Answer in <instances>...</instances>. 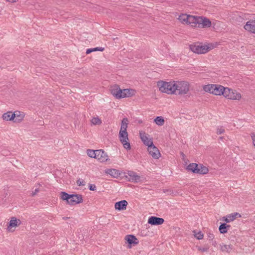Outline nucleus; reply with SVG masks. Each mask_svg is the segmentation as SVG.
I'll return each instance as SVG.
<instances>
[{
	"instance_id": "nucleus-1",
	"label": "nucleus",
	"mask_w": 255,
	"mask_h": 255,
	"mask_svg": "<svg viewBox=\"0 0 255 255\" xmlns=\"http://www.w3.org/2000/svg\"><path fill=\"white\" fill-rule=\"evenodd\" d=\"M128 122V121L127 118H124L122 121L119 137L124 147L127 150H130L131 149V146L129 142L128 133L127 132Z\"/></svg>"
},
{
	"instance_id": "nucleus-2",
	"label": "nucleus",
	"mask_w": 255,
	"mask_h": 255,
	"mask_svg": "<svg viewBox=\"0 0 255 255\" xmlns=\"http://www.w3.org/2000/svg\"><path fill=\"white\" fill-rule=\"evenodd\" d=\"M60 198L66 201V203L70 205H75L83 202L82 196L80 194H69L62 191L60 193Z\"/></svg>"
},
{
	"instance_id": "nucleus-3",
	"label": "nucleus",
	"mask_w": 255,
	"mask_h": 255,
	"mask_svg": "<svg viewBox=\"0 0 255 255\" xmlns=\"http://www.w3.org/2000/svg\"><path fill=\"white\" fill-rule=\"evenodd\" d=\"M174 84L175 81H171L170 82L159 81L157 83V86L161 92L169 95H172L175 93V91L174 90Z\"/></svg>"
},
{
	"instance_id": "nucleus-4",
	"label": "nucleus",
	"mask_w": 255,
	"mask_h": 255,
	"mask_svg": "<svg viewBox=\"0 0 255 255\" xmlns=\"http://www.w3.org/2000/svg\"><path fill=\"white\" fill-rule=\"evenodd\" d=\"M190 85L188 82L175 81L174 84L175 93L174 94L182 95L186 94L189 91Z\"/></svg>"
},
{
	"instance_id": "nucleus-5",
	"label": "nucleus",
	"mask_w": 255,
	"mask_h": 255,
	"mask_svg": "<svg viewBox=\"0 0 255 255\" xmlns=\"http://www.w3.org/2000/svg\"><path fill=\"white\" fill-rule=\"evenodd\" d=\"M188 171H191L194 173L199 174H206L209 171L208 168L202 164H197L195 163H190L186 168Z\"/></svg>"
},
{
	"instance_id": "nucleus-6",
	"label": "nucleus",
	"mask_w": 255,
	"mask_h": 255,
	"mask_svg": "<svg viewBox=\"0 0 255 255\" xmlns=\"http://www.w3.org/2000/svg\"><path fill=\"white\" fill-rule=\"evenodd\" d=\"M211 21L209 19L204 16H195L193 27L204 28L211 26Z\"/></svg>"
},
{
	"instance_id": "nucleus-7",
	"label": "nucleus",
	"mask_w": 255,
	"mask_h": 255,
	"mask_svg": "<svg viewBox=\"0 0 255 255\" xmlns=\"http://www.w3.org/2000/svg\"><path fill=\"white\" fill-rule=\"evenodd\" d=\"M190 49L194 53L200 54L208 52L211 48L207 45H203L202 43H196L189 46Z\"/></svg>"
},
{
	"instance_id": "nucleus-8",
	"label": "nucleus",
	"mask_w": 255,
	"mask_h": 255,
	"mask_svg": "<svg viewBox=\"0 0 255 255\" xmlns=\"http://www.w3.org/2000/svg\"><path fill=\"white\" fill-rule=\"evenodd\" d=\"M223 95L226 98L231 100H240L242 96L240 93L236 92L235 91L228 88H224Z\"/></svg>"
},
{
	"instance_id": "nucleus-9",
	"label": "nucleus",
	"mask_w": 255,
	"mask_h": 255,
	"mask_svg": "<svg viewBox=\"0 0 255 255\" xmlns=\"http://www.w3.org/2000/svg\"><path fill=\"white\" fill-rule=\"evenodd\" d=\"M195 16L187 14H181L179 16L178 20L183 24L190 25L193 27Z\"/></svg>"
},
{
	"instance_id": "nucleus-10",
	"label": "nucleus",
	"mask_w": 255,
	"mask_h": 255,
	"mask_svg": "<svg viewBox=\"0 0 255 255\" xmlns=\"http://www.w3.org/2000/svg\"><path fill=\"white\" fill-rule=\"evenodd\" d=\"M148 151L149 154L154 159H158L160 153L158 149L153 144L148 146Z\"/></svg>"
},
{
	"instance_id": "nucleus-11",
	"label": "nucleus",
	"mask_w": 255,
	"mask_h": 255,
	"mask_svg": "<svg viewBox=\"0 0 255 255\" xmlns=\"http://www.w3.org/2000/svg\"><path fill=\"white\" fill-rule=\"evenodd\" d=\"M139 136L143 144L148 147L149 145H152L153 141L152 138H149L148 135L145 131H140Z\"/></svg>"
},
{
	"instance_id": "nucleus-12",
	"label": "nucleus",
	"mask_w": 255,
	"mask_h": 255,
	"mask_svg": "<svg viewBox=\"0 0 255 255\" xmlns=\"http://www.w3.org/2000/svg\"><path fill=\"white\" fill-rule=\"evenodd\" d=\"M96 158L101 162L107 161L108 159V156L106 152L102 149L97 150Z\"/></svg>"
},
{
	"instance_id": "nucleus-13",
	"label": "nucleus",
	"mask_w": 255,
	"mask_h": 255,
	"mask_svg": "<svg viewBox=\"0 0 255 255\" xmlns=\"http://www.w3.org/2000/svg\"><path fill=\"white\" fill-rule=\"evenodd\" d=\"M125 240L128 244L129 248H131L132 246H135L138 244V240L135 236L132 235H127L125 237Z\"/></svg>"
},
{
	"instance_id": "nucleus-14",
	"label": "nucleus",
	"mask_w": 255,
	"mask_h": 255,
	"mask_svg": "<svg viewBox=\"0 0 255 255\" xmlns=\"http://www.w3.org/2000/svg\"><path fill=\"white\" fill-rule=\"evenodd\" d=\"M164 222V220L162 218L155 216L150 217L148 220V223L151 225H160Z\"/></svg>"
},
{
	"instance_id": "nucleus-15",
	"label": "nucleus",
	"mask_w": 255,
	"mask_h": 255,
	"mask_svg": "<svg viewBox=\"0 0 255 255\" xmlns=\"http://www.w3.org/2000/svg\"><path fill=\"white\" fill-rule=\"evenodd\" d=\"M128 181H129L133 182H138L140 181V177L133 171H128Z\"/></svg>"
},
{
	"instance_id": "nucleus-16",
	"label": "nucleus",
	"mask_w": 255,
	"mask_h": 255,
	"mask_svg": "<svg viewBox=\"0 0 255 255\" xmlns=\"http://www.w3.org/2000/svg\"><path fill=\"white\" fill-rule=\"evenodd\" d=\"M128 204V203L126 200H122L115 203V208L119 211L125 210Z\"/></svg>"
},
{
	"instance_id": "nucleus-17",
	"label": "nucleus",
	"mask_w": 255,
	"mask_h": 255,
	"mask_svg": "<svg viewBox=\"0 0 255 255\" xmlns=\"http://www.w3.org/2000/svg\"><path fill=\"white\" fill-rule=\"evenodd\" d=\"M244 28L248 31L255 33V20L248 21L244 26Z\"/></svg>"
},
{
	"instance_id": "nucleus-18",
	"label": "nucleus",
	"mask_w": 255,
	"mask_h": 255,
	"mask_svg": "<svg viewBox=\"0 0 255 255\" xmlns=\"http://www.w3.org/2000/svg\"><path fill=\"white\" fill-rule=\"evenodd\" d=\"M237 216L241 217V215L238 213H234L228 215L227 217H223V220L226 223H229L234 221L236 218Z\"/></svg>"
},
{
	"instance_id": "nucleus-19",
	"label": "nucleus",
	"mask_w": 255,
	"mask_h": 255,
	"mask_svg": "<svg viewBox=\"0 0 255 255\" xmlns=\"http://www.w3.org/2000/svg\"><path fill=\"white\" fill-rule=\"evenodd\" d=\"M224 87L220 85H214V89L213 94L215 95H223Z\"/></svg>"
},
{
	"instance_id": "nucleus-20",
	"label": "nucleus",
	"mask_w": 255,
	"mask_h": 255,
	"mask_svg": "<svg viewBox=\"0 0 255 255\" xmlns=\"http://www.w3.org/2000/svg\"><path fill=\"white\" fill-rule=\"evenodd\" d=\"M21 224V221L19 219H17L15 217L11 218L9 223V225L7 227V229L9 228L16 227L17 226L20 225Z\"/></svg>"
},
{
	"instance_id": "nucleus-21",
	"label": "nucleus",
	"mask_w": 255,
	"mask_h": 255,
	"mask_svg": "<svg viewBox=\"0 0 255 255\" xmlns=\"http://www.w3.org/2000/svg\"><path fill=\"white\" fill-rule=\"evenodd\" d=\"M106 172L115 178H117L120 175L119 170L116 169H109Z\"/></svg>"
},
{
	"instance_id": "nucleus-22",
	"label": "nucleus",
	"mask_w": 255,
	"mask_h": 255,
	"mask_svg": "<svg viewBox=\"0 0 255 255\" xmlns=\"http://www.w3.org/2000/svg\"><path fill=\"white\" fill-rule=\"evenodd\" d=\"M203 90L206 92H208L213 94L214 89V84H209L203 86Z\"/></svg>"
},
{
	"instance_id": "nucleus-23",
	"label": "nucleus",
	"mask_w": 255,
	"mask_h": 255,
	"mask_svg": "<svg viewBox=\"0 0 255 255\" xmlns=\"http://www.w3.org/2000/svg\"><path fill=\"white\" fill-rule=\"evenodd\" d=\"M154 122L156 125L159 126H162L164 124L165 121L163 117L161 116L157 117L154 120Z\"/></svg>"
},
{
	"instance_id": "nucleus-24",
	"label": "nucleus",
	"mask_w": 255,
	"mask_h": 255,
	"mask_svg": "<svg viewBox=\"0 0 255 255\" xmlns=\"http://www.w3.org/2000/svg\"><path fill=\"white\" fill-rule=\"evenodd\" d=\"M131 92H133V91L128 89H125L123 90L122 96H123V98L125 97H129L132 95L133 94L131 93Z\"/></svg>"
},
{
	"instance_id": "nucleus-25",
	"label": "nucleus",
	"mask_w": 255,
	"mask_h": 255,
	"mask_svg": "<svg viewBox=\"0 0 255 255\" xmlns=\"http://www.w3.org/2000/svg\"><path fill=\"white\" fill-rule=\"evenodd\" d=\"M104 50V48L101 47H96L94 48H89L87 49L86 50V54H89L92 52L99 51H103Z\"/></svg>"
},
{
	"instance_id": "nucleus-26",
	"label": "nucleus",
	"mask_w": 255,
	"mask_h": 255,
	"mask_svg": "<svg viewBox=\"0 0 255 255\" xmlns=\"http://www.w3.org/2000/svg\"><path fill=\"white\" fill-rule=\"evenodd\" d=\"M120 89V87L118 85H115L112 86L110 89L111 94L115 97H116L117 93H118V91Z\"/></svg>"
},
{
	"instance_id": "nucleus-27",
	"label": "nucleus",
	"mask_w": 255,
	"mask_h": 255,
	"mask_svg": "<svg viewBox=\"0 0 255 255\" xmlns=\"http://www.w3.org/2000/svg\"><path fill=\"white\" fill-rule=\"evenodd\" d=\"M219 230L221 234L227 233L228 231L226 223H222L219 226Z\"/></svg>"
},
{
	"instance_id": "nucleus-28",
	"label": "nucleus",
	"mask_w": 255,
	"mask_h": 255,
	"mask_svg": "<svg viewBox=\"0 0 255 255\" xmlns=\"http://www.w3.org/2000/svg\"><path fill=\"white\" fill-rule=\"evenodd\" d=\"M97 150L87 149V153L88 155L91 158H96Z\"/></svg>"
},
{
	"instance_id": "nucleus-29",
	"label": "nucleus",
	"mask_w": 255,
	"mask_h": 255,
	"mask_svg": "<svg viewBox=\"0 0 255 255\" xmlns=\"http://www.w3.org/2000/svg\"><path fill=\"white\" fill-rule=\"evenodd\" d=\"M91 122L94 125H100L102 124L101 120L98 117L93 118Z\"/></svg>"
},
{
	"instance_id": "nucleus-30",
	"label": "nucleus",
	"mask_w": 255,
	"mask_h": 255,
	"mask_svg": "<svg viewBox=\"0 0 255 255\" xmlns=\"http://www.w3.org/2000/svg\"><path fill=\"white\" fill-rule=\"evenodd\" d=\"M24 118V115L22 114L17 115L16 114V118L15 123H19L21 122Z\"/></svg>"
},
{
	"instance_id": "nucleus-31",
	"label": "nucleus",
	"mask_w": 255,
	"mask_h": 255,
	"mask_svg": "<svg viewBox=\"0 0 255 255\" xmlns=\"http://www.w3.org/2000/svg\"><path fill=\"white\" fill-rule=\"evenodd\" d=\"M2 118L5 121H10V112H8L7 113H4L2 115Z\"/></svg>"
},
{
	"instance_id": "nucleus-32",
	"label": "nucleus",
	"mask_w": 255,
	"mask_h": 255,
	"mask_svg": "<svg viewBox=\"0 0 255 255\" xmlns=\"http://www.w3.org/2000/svg\"><path fill=\"white\" fill-rule=\"evenodd\" d=\"M221 250L223 252H229V250H231V248L229 245H224L221 247Z\"/></svg>"
},
{
	"instance_id": "nucleus-33",
	"label": "nucleus",
	"mask_w": 255,
	"mask_h": 255,
	"mask_svg": "<svg viewBox=\"0 0 255 255\" xmlns=\"http://www.w3.org/2000/svg\"><path fill=\"white\" fill-rule=\"evenodd\" d=\"M122 95H123V90H122L120 88L118 90V93H117V95L115 97L118 99H121V98H123V96H122Z\"/></svg>"
},
{
	"instance_id": "nucleus-34",
	"label": "nucleus",
	"mask_w": 255,
	"mask_h": 255,
	"mask_svg": "<svg viewBox=\"0 0 255 255\" xmlns=\"http://www.w3.org/2000/svg\"><path fill=\"white\" fill-rule=\"evenodd\" d=\"M225 130L222 127L218 128L217 129V134L219 135L225 132Z\"/></svg>"
},
{
	"instance_id": "nucleus-35",
	"label": "nucleus",
	"mask_w": 255,
	"mask_h": 255,
	"mask_svg": "<svg viewBox=\"0 0 255 255\" xmlns=\"http://www.w3.org/2000/svg\"><path fill=\"white\" fill-rule=\"evenodd\" d=\"M195 237L197 239L201 240L203 238V234L201 232H199L197 234H195Z\"/></svg>"
},
{
	"instance_id": "nucleus-36",
	"label": "nucleus",
	"mask_w": 255,
	"mask_h": 255,
	"mask_svg": "<svg viewBox=\"0 0 255 255\" xmlns=\"http://www.w3.org/2000/svg\"><path fill=\"white\" fill-rule=\"evenodd\" d=\"M76 183L79 186H84L85 185V182L81 179H78L77 180Z\"/></svg>"
},
{
	"instance_id": "nucleus-37",
	"label": "nucleus",
	"mask_w": 255,
	"mask_h": 255,
	"mask_svg": "<svg viewBox=\"0 0 255 255\" xmlns=\"http://www.w3.org/2000/svg\"><path fill=\"white\" fill-rule=\"evenodd\" d=\"M10 121H13V122L15 123V118H16V114L15 112L12 113L11 112H10Z\"/></svg>"
},
{
	"instance_id": "nucleus-38",
	"label": "nucleus",
	"mask_w": 255,
	"mask_h": 255,
	"mask_svg": "<svg viewBox=\"0 0 255 255\" xmlns=\"http://www.w3.org/2000/svg\"><path fill=\"white\" fill-rule=\"evenodd\" d=\"M89 188V190L91 191H95L96 189V187L95 184H90Z\"/></svg>"
},
{
	"instance_id": "nucleus-39",
	"label": "nucleus",
	"mask_w": 255,
	"mask_h": 255,
	"mask_svg": "<svg viewBox=\"0 0 255 255\" xmlns=\"http://www.w3.org/2000/svg\"><path fill=\"white\" fill-rule=\"evenodd\" d=\"M251 137H252V139L253 140V143L254 146H255V133H252Z\"/></svg>"
},
{
	"instance_id": "nucleus-40",
	"label": "nucleus",
	"mask_w": 255,
	"mask_h": 255,
	"mask_svg": "<svg viewBox=\"0 0 255 255\" xmlns=\"http://www.w3.org/2000/svg\"><path fill=\"white\" fill-rule=\"evenodd\" d=\"M39 192V189L38 188L35 189L34 191L32 192L31 193V196H34L38 192Z\"/></svg>"
},
{
	"instance_id": "nucleus-41",
	"label": "nucleus",
	"mask_w": 255,
	"mask_h": 255,
	"mask_svg": "<svg viewBox=\"0 0 255 255\" xmlns=\"http://www.w3.org/2000/svg\"><path fill=\"white\" fill-rule=\"evenodd\" d=\"M199 251H201V252H207L208 250V248H199Z\"/></svg>"
},
{
	"instance_id": "nucleus-42",
	"label": "nucleus",
	"mask_w": 255,
	"mask_h": 255,
	"mask_svg": "<svg viewBox=\"0 0 255 255\" xmlns=\"http://www.w3.org/2000/svg\"><path fill=\"white\" fill-rule=\"evenodd\" d=\"M6 1L10 2H15L17 1L18 0H5Z\"/></svg>"
},
{
	"instance_id": "nucleus-43",
	"label": "nucleus",
	"mask_w": 255,
	"mask_h": 255,
	"mask_svg": "<svg viewBox=\"0 0 255 255\" xmlns=\"http://www.w3.org/2000/svg\"><path fill=\"white\" fill-rule=\"evenodd\" d=\"M226 226H227V231H228V229L231 227V226L229 225H227L226 223Z\"/></svg>"
},
{
	"instance_id": "nucleus-44",
	"label": "nucleus",
	"mask_w": 255,
	"mask_h": 255,
	"mask_svg": "<svg viewBox=\"0 0 255 255\" xmlns=\"http://www.w3.org/2000/svg\"><path fill=\"white\" fill-rule=\"evenodd\" d=\"M210 238H214L213 234H211V236H210Z\"/></svg>"
},
{
	"instance_id": "nucleus-45",
	"label": "nucleus",
	"mask_w": 255,
	"mask_h": 255,
	"mask_svg": "<svg viewBox=\"0 0 255 255\" xmlns=\"http://www.w3.org/2000/svg\"><path fill=\"white\" fill-rule=\"evenodd\" d=\"M68 217H66V218H63L64 219H68Z\"/></svg>"
},
{
	"instance_id": "nucleus-46",
	"label": "nucleus",
	"mask_w": 255,
	"mask_h": 255,
	"mask_svg": "<svg viewBox=\"0 0 255 255\" xmlns=\"http://www.w3.org/2000/svg\"><path fill=\"white\" fill-rule=\"evenodd\" d=\"M220 138H221V139H223V137H220Z\"/></svg>"
}]
</instances>
